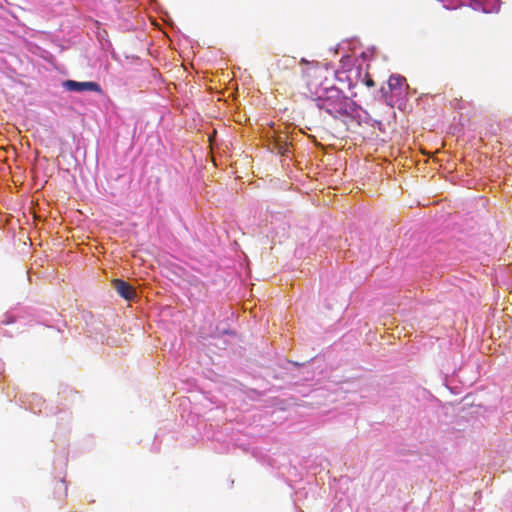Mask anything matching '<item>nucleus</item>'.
<instances>
[{"label":"nucleus","instance_id":"13","mask_svg":"<svg viewBox=\"0 0 512 512\" xmlns=\"http://www.w3.org/2000/svg\"><path fill=\"white\" fill-rule=\"evenodd\" d=\"M204 232H208L207 226L201 225L199 226V231H193L199 241L203 242L205 245L214 246L219 241L218 238L214 236L206 237Z\"/></svg>","mask_w":512,"mask_h":512},{"label":"nucleus","instance_id":"9","mask_svg":"<svg viewBox=\"0 0 512 512\" xmlns=\"http://www.w3.org/2000/svg\"><path fill=\"white\" fill-rule=\"evenodd\" d=\"M19 401L21 407H24L26 410H30L35 414L41 413L42 407L45 404V401L42 399V397L35 393L21 396Z\"/></svg>","mask_w":512,"mask_h":512},{"label":"nucleus","instance_id":"27","mask_svg":"<svg viewBox=\"0 0 512 512\" xmlns=\"http://www.w3.org/2000/svg\"><path fill=\"white\" fill-rule=\"evenodd\" d=\"M328 67H329V68H332V67H333V63H332V62L327 63V68H328Z\"/></svg>","mask_w":512,"mask_h":512},{"label":"nucleus","instance_id":"5","mask_svg":"<svg viewBox=\"0 0 512 512\" xmlns=\"http://www.w3.org/2000/svg\"><path fill=\"white\" fill-rule=\"evenodd\" d=\"M63 91L76 94L95 93L103 95L104 91L99 82L94 80L78 81L74 79H63L60 82Z\"/></svg>","mask_w":512,"mask_h":512},{"label":"nucleus","instance_id":"18","mask_svg":"<svg viewBox=\"0 0 512 512\" xmlns=\"http://www.w3.org/2000/svg\"><path fill=\"white\" fill-rule=\"evenodd\" d=\"M300 366L301 364L286 359L282 360L280 363V367L286 371H291L293 368H298Z\"/></svg>","mask_w":512,"mask_h":512},{"label":"nucleus","instance_id":"16","mask_svg":"<svg viewBox=\"0 0 512 512\" xmlns=\"http://www.w3.org/2000/svg\"><path fill=\"white\" fill-rule=\"evenodd\" d=\"M345 43H352L353 44V47H351V49H354V48H357V47H360L361 46V42H360V39L356 36L350 38V39H346V40H343L342 42L340 43H337L336 46L334 47H330L329 48V51L330 52H334L336 51L337 49H344V44Z\"/></svg>","mask_w":512,"mask_h":512},{"label":"nucleus","instance_id":"8","mask_svg":"<svg viewBox=\"0 0 512 512\" xmlns=\"http://www.w3.org/2000/svg\"><path fill=\"white\" fill-rule=\"evenodd\" d=\"M340 63V69L334 72L335 79L339 82L346 81L347 89L352 92L357 87V84L349 75H346L345 77L342 75L351 72L353 70L354 64H351V57L347 53L342 55Z\"/></svg>","mask_w":512,"mask_h":512},{"label":"nucleus","instance_id":"10","mask_svg":"<svg viewBox=\"0 0 512 512\" xmlns=\"http://www.w3.org/2000/svg\"><path fill=\"white\" fill-rule=\"evenodd\" d=\"M24 309L21 307H14L7 311L0 320L1 324L9 325L16 323L19 319L23 318Z\"/></svg>","mask_w":512,"mask_h":512},{"label":"nucleus","instance_id":"21","mask_svg":"<svg viewBox=\"0 0 512 512\" xmlns=\"http://www.w3.org/2000/svg\"><path fill=\"white\" fill-rule=\"evenodd\" d=\"M498 128H499V127H498V125H497L496 127H494V126L492 125V126H491V129H490V132H491L492 134L496 135V134H497V131H498Z\"/></svg>","mask_w":512,"mask_h":512},{"label":"nucleus","instance_id":"29","mask_svg":"<svg viewBox=\"0 0 512 512\" xmlns=\"http://www.w3.org/2000/svg\"><path fill=\"white\" fill-rule=\"evenodd\" d=\"M185 229H186L188 232H190V233L192 232V231L189 229V227H188V226H185Z\"/></svg>","mask_w":512,"mask_h":512},{"label":"nucleus","instance_id":"4","mask_svg":"<svg viewBox=\"0 0 512 512\" xmlns=\"http://www.w3.org/2000/svg\"><path fill=\"white\" fill-rule=\"evenodd\" d=\"M376 53L377 48L372 45L366 50L361 51L357 58H351V64H354L353 70H355V83L357 84L360 82L368 90L375 88V81L371 78L368 72L363 69V64L371 62L376 57Z\"/></svg>","mask_w":512,"mask_h":512},{"label":"nucleus","instance_id":"26","mask_svg":"<svg viewBox=\"0 0 512 512\" xmlns=\"http://www.w3.org/2000/svg\"><path fill=\"white\" fill-rule=\"evenodd\" d=\"M106 45L109 46V47H112V43L110 42L109 39L106 40Z\"/></svg>","mask_w":512,"mask_h":512},{"label":"nucleus","instance_id":"28","mask_svg":"<svg viewBox=\"0 0 512 512\" xmlns=\"http://www.w3.org/2000/svg\"><path fill=\"white\" fill-rule=\"evenodd\" d=\"M113 224L121 225V224H123V223H122L121 221H116V222H114Z\"/></svg>","mask_w":512,"mask_h":512},{"label":"nucleus","instance_id":"3","mask_svg":"<svg viewBox=\"0 0 512 512\" xmlns=\"http://www.w3.org/2000/svg\"><path fill=\"white\" fill-rule=\"evenodd\" d=\"M406 78L399 73L390 74L388 80L379 89L372 92L373 99L385 105H392L389 96L405 94Z\"/></svg>","mask_w":512,"mask_h":512},{"label":"nucleus","instance_id":"15","mask_svg":"<svg viewBox=\"0 0 512 512\" xmlns=\"http://www.w3.org/2000/svg\"><path fill=\"white\" fill-rule=\"evenodd\" d=\"M283 213L279 211H273L270 210L269 207H267L265 214H264V221L266 224L270 222V224H273V222H282L283 221Z\"/></svg>","mask_w":512,"mask_h":512},{"label":"nucleus","instance_id":"7","mask_svg":"<svg viewBox=\"0 0 512 512\" xmlns=\"http://www.w3.org/2000/svg\"><path fill=\"white\" fill-rule=\"evenodd\" d=\"M53 465H54L55 470L59 469V476H60V479L56 482V484L54 486L53 494H54L55 498L62 500L64 497L67 496V490H68L67 484L65 481V477L61 476L63 474V469L67 465L66 454L64 452L57 454L54 458Z\"/></svg>","mask_w":512,"mask_h":512},{"label":"nucleus","instance_id":"25","mask_svg":"<svg viewBox=\"0 0 512 512\" xmlns=\"http://www.w3.org/2000/svg\"><path fill=\"white\" fill-rule=\"evenodd\" d=\"M56 412H54V409L53 408H50L49 409V412H46V415L48 414H55Z\"/></svg>","mask_w":512,"mask_h":512},{"label":"nucleus","instance_id":"20","mask_svg":"<svg viewBox=\"0 0 512 512\" xmlns=\"http://www.w3.org/2000/svg\"><path fill=\"white\" fill-rule=\"evenodd\" d=\"M159 434L156 433L154 437V442L152 444V451L158 452L160 450L159 444H158Z\"/></svg>","mask_w":512,"mask_h":512},{"label":"nucleus","instance_id":"24","mask_svg":"<svg viewBox=\"0 0 512 512\" xmlns=\"http://www.w3.org/2000/svg\"><path fill=\"white\" fill-rule=\"evenodd\" d=\"M4 371V363L0 359V374Z\"/></svg>","mask_w":512,"mask_h":512},{"label":"nucleus","instance_id":"12","mask_svg":"<svg viewBox=\"0 0 512 512\" xmlns=\"http://www.w3.org/2000/svg\"><path fill=\"white\" fill-rule=\"evenodd\" d=\"M57 413L59 414L58 423H57L58 433L64 435L68 432V424L70 422V414L63 409H59Z\"/></svg>","mask_w":512,"mask_h":512},{"label":"nucleus","instance_id":"23","mask_svg":"<svg viewBox=\"0 0 512 512\" xmlns=\"http://www.w3.org/2000/svg\"><path fill=\"white\" fill-rule=\"evenodd\" d=\"M3 335L7 336V337H12L13 336L12 333H10V331H8V330H4L3 331Z\"/></svg>","mask_w":512,"mask_h":512},{"label":"nucleus","instance_id":"11","mask_svg":"<svg viewBox=\"0 0 512 512\" xmlns=\"http://www.w3.org/2000/svg\"><path fill=\"white\" fill-rule=\"evenodd\" d=\"M114 288L122 298L126 300L132 298V291L130 289V286L124 280L116 279L114 281Z\"/></svg>","mask_w":512,"mask_h":512},{"label":"nucleus","instance_id":"30","mask_svg":"<svg viewBox=\"0 0 512 512\" xmlns=\"http://www.w3.org/2000/svg\"><path fill=\"white\" fill-rule=\"evenodd\" d=\"M39 321L42 322V324L46 325L45 320H39ZM47 326H49V325L47 324Z\"/></svg>","mask_w":512,"mask_h":512},{"label":"nucleus","instance_id":"19","mask_svg":"<svg viewBox=\"0 0 512 512\" xmlns=\"http://www.w3.org/2000/svg\"><path fill=\"white\" fill-rule=\"evenodd\" d=\"M300 65L305 66L307 68H311V67H318L319 63L317 61H310L303 57L300 59Z\"/></svg>","mask_w":512,"mask_h":512},{"label":"nucleus","instance_id":"22","mask_svg":"<svg viewBox=\"0 0 512 512\" xmlns=\"http://www.w3.org/2000/svg\"><path fill=\"white\" fill-rule=\"evenodd\" d=\"M82 226L76 225V226H66L69 231H73L74 229L81 228Z\"/></svg>","mask_w":512,"mask_h":512},{"label":"nucleus","instance_id":"14","mask_svg":"<svg viewBox=\"0 0 512 512\" xmlns=\"http://www.w3.org/2000/svg\"><path fill=\"white\" fill-rule=\"evenodd\" d=\"M388 100H392V101H390L392 105H387L390 108L397 106V108L402 112H404L407 108L408 101L406 98V94L392 95V96H389Z\"/></svg>","mask_w":512,"mask_h":512},{"label":"nucleus","instance_id":"2","mask_svg":"<svg viewBox=\"0 0 512 512\" xmlns=\"http://www.w3.org/2000/svg\"><path fill=\"white\" fill-rule=\"evenodd\" d=\"M448 11L457 10L463 6L484 14H497L501 10L502 0H436Z\"/></svg>","mask_w":512,"mask_h":512},{"label":"nucleus","instance_id":"1","mask_svg":"<svg viewBox=\"0 0 512 512\" xmlns=\"http://www.w3.org/2000/svg\"><path fill=\"white\" fill-rule=\"evenodd\" d=\"M326 82L327 79L317 84L314 91L309 89L312 95L311 99L320 110L347 125L350 115L358 105V102L355 101L358 92L352 91L348 96L336 84L327 85Z\"/></svg>","mask_w":512,"mask_h":512},{"label":"nucleus","instance_id":"6","mask_svg":"<svg viewBox=\"0 0 512 512\" xmlns=\"http://www.w3.org/2000/svg\"><path fill=\"white\" fill-rule=\"evenodd\" d=\"M348 123H355L358 126L366 124L367 126L378 129L379 131H384V124L381 120H377L372 118L369 112L364 109L359 103L350 115L348 119Z\"/></svg>","mask_w":512,"mask_h":512},{"label":"nucleus","instance_id":"17","mask_svg":"<svg viewBox=\"0 0 512 512\" xmlns=\"http://www.w3.org/2000/svg\"><path fill=\"white\" fill-rule=\"evenodd\" d=\"M215 332L219 336H223V335L235 336L236 335V331L234 329L230 328L229 325L224 322H220L219 324H217V326L215 328Z\"/></svg>","mask_w":512,"mask_h":512}]
</instances>
